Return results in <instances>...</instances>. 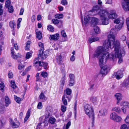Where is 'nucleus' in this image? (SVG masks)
I'll return each mask as SVG.
<instances>
[{"mask_svg":"<svg viewBox=\"0 0 129 129\" xmlns=\"http://www.w3.org/2000/svg\"><path fill=\"white\" fill-rule=\"evenodd\" d=\"M116 34L115 29H111L108 36V41H105L103 46L98 47L93 54L92 58H98L99 64H104L107 60H112L115 57L119 58V64L122 62V56L125 55V51L121 48L120 42L115 39Z\"/></svg>","mask_w":129,"mask_h":129,"instance_id":"1","label":"nucleus"},{"mask_svg":"<svg viewBox=\"0 0 129 129\" xmlns=\"http://www.w3.org/2000/svg\"><path fill=\"white\" fill-rule=\"evenodd\" d=\"M94 13H96V14H98L100 16V20H101L102 24L108 23V21L106 17L108 14L107 10L106 9L101 10L100 9L99 6L96 5L93 7L92 11H90L85 14L83 21L81 18L82 24L85 25L88 23L90 19L89 15H94Z\"/></svg>","mask_w":129,"mask_h":129,"instance_id":"2","label":"nucleus"},{"mask_svg":"<svg viewBox=\"0 0 129 129\" xmlns=\"http://www.w3.org/2000/svg\"><path fill=\"white\" fill-rule=\"evenodd\" d=\"M85 113L87 114L92 120V126L93 127L94 124V114L92 107L90 105L86 104L84 107Z\"/></svg>","mask_w":129,"mask_h":129,"instance_id":"3","label":"nucleus"},{"mask_svg":"<svg viewBox=\"0 0 129 129\" xmlns=\"http://www.w3.org/2000/svg\"><path fill=\"white\" fill-rule=\"evenodd\" d=\"M72 92V90L69 88H67L65 90H64V94L62 96V102L64 105H67L68 104L66 98H67L68 102L70 101L72 98L71 95Z\"/></svg>","mask_w":129,"mask_h":129,"instance_id":"4","label":"nucleus"},{"mask_svg":"<svg viewBox=\"0 0 129 129\" xmlns=\"http://www.w3.org/2000/svg\"><path fill=\"white\" fill-rule=\"evenodd\" d=\"M100 67L101 69L100 73L103 76H106L112 67L111 65H101Z\"/></svg>","mask_w":129,"mask_h":129,"instance_id":"5","label":"nucleus"},{"mask_svg":"<svg viewBox=\"0 0 129 129\" xmlns=\"http://www.w3.org/2000/svg\"><path fill=\"white\" fill-rule=\"evenodd\" d=\"M38 45L39 47L41 48L39 51L38 56L40 57L42 59H44L47 56V55L46 54L47 51H46L43 52L44 45L43 43L41 42H39Z\"/></svg>","mask_w":129,"mask_h":129,"instance_id":"6","label":"nucleus"},{"mask_svg":"<svg viewBox=\"0 0 129 129\" xmlns=\"http://www.w3.org/2000/svg\"><path fill=\"white\" fill-rule=\"evenodd\" d=\"M108 14L106 16V18L108 21V23L107 24H103V25H106L108 24L109 23V21L108 18H107L108 17V18L112 19H113L116 18L117 17V15L115 11V10H111L109 12L107 11Z\"/></svg>","mask_w":129,"mask_h":129,"instance_id":"7","label":"nucleus"},{"mask_svg":"<svg viewBox=\"0 0 129 129\" xmlns=\"http://www.w3.org/2000/svg\"><path fill=\"white\" fill-rule=\"evenodd\" d=\"M123 71V69L119 70L117 72H114L113 75L117 79H119L123 76V74L122 72Z\"/></svg>","mask_w":129,"mask_h":129,"instance_id":"8","label":"nucleus"},{"mask_svg":"<svg viewBox=\"0 0 129 129\" xmlns=\"http://www.w3.org/2000/svg\"><path fill=\"white\" fill-rule=\"evenodd\" d=\"M69 81L68 85L70 86H72L75 84V77L74 75L72 74H70L69 75Z\"/></svg>","mask_w":129,"mask_h":129,"instance_id":"9","label":"nucleus"},{"mask_svg":"<svg viewBox=\"0 0 129 129\" xmlns=\"http://www.w3.org/2000/svg\"><path fill=\"white\" fill-rule=\"evenodd\" d=\"M63 77L61 78L60 81V88L62 90L63 86L64 84L66 81V74L65 72L63 74Z\"/></svg>","mask_w":129,"mask_h":129,"instance_id":"10","label":"nucleus"},{"mask_svg":"<svg viewBox=\"0 0 129 129\" xmlns=\"http://www.w3.org/2000/svg\"><path fill=\"white\" fill-rule=\"evenodd\" d=\"M107 110L106 109H103L99 111L98 115L99 118L101 117V116H104L107 114Z\"/></svg>","mask_w":129,"mask_h":129,"instance_id":"11","label":"nucleus"},{"mask_svg":"<svg viewBox=\"0 0 129 129\" xmlns=\"http://www.w3.org/2000/svg\"><path fill=\"white\" fill-rule=\"evenodd\" d=\"M59 38V34L56 33L53 35H50L49 38L50 40H51L56 41Z\"/></svg>","mask_w":129,"mask_h":129,"instance_id":"12","label":"nucleus"},{"mask_svg":"<svg viewBox=\"0 0 129 129\" xmlns=\"http://www.w3.org/2000/svg\"><path fill=\"white\" fill-rule=\"evenodd\" d=\"M99 19L97 18L94 17H92L91 21V26H94L98 24Z\"/></svg>","mask_w":129,"mask_h":129,"instance_id":"13","label":"nucleus"},{"mask_svg":"<svg viewBox=\"0 0 129 129\" xmlns=\"http://www.w3.org/2000/svg\"><path fill=\"white\" fill-rule=\"evenodd\" d=\"M100 38L99 37H94L93 36H92L89 38L88 41L90 43H91L92 42L99 41Z\"/></svg>","mask_w":129,"mask_h":129,"instance_id":"14","label":"nucleus"},{"mask_svg":"<svg viewBox=\"0 0 129 129\" xmlns=\"http://www.w3.org/2000/svg\"><path fill=\"white\" fill-rule=\"evenodd\" d=\"M10 123L13 128L17 127L20 125L18 121L14 122L12 120L10 121Z\"/></svg>","mask_w":129,"mask_h":129,"instance_id":"15","label":"nucleus"},{"mask_svg":"<svg viewBox=\"0 0 129 129\" xmlns=\"http://www.w3.org/2000/svg\"><path fill=\"white\" fill-rule=\"evenodd\" d=\"M47 118L48 119V122L51 124H54L56 121V119L53 117H50Z\"/></svg>","mask_w":129,"mask_h":129,"instance_id":"16","label":"nucleus"},{"mask_svg":"<svg viewBox=\"0 0 129 129\" xmlns=\"http://www.w3.org/2000/svg\"><path fill=\"white\" fill-rule=\"evenodd\" d=\"M40 99L42 101L44 102L47 99V98L45 96L43 92H41L39 95Z\"/></svg>","mask_w":129,"mask_h":129,"instance_id":"17","label":"nucleus"},{"mask_svg":"<svg viewBox=\"0 0 129 129\" xmlns=\"http://www.w3.org/2000/svg\"><path fill=\"white\" fill-rule=\"evenodd\" d=\"M39 57L36 58L34 61V63L35 64H48V63H45L43 62H42L41 61H39Z\"/></svg>","mask_w":129,"mask_h":129,"instance_id":"18","label":"nucleus"},{"mask_svg":"<svg viewBox=\"0 0 129 129\" xmlns=\"http://www.w3.org/2000/svg\"><path fill=\"white\" fill-rule=\"evenodd\" d=\"M52 23L55 25H57L58 24L60 25H58V26L59 28L61 27L62 26V23L61 22H59V20L56 19H53L52 20Z\"/></svg>","mask_w":129,"mask_h":129,"instance_id":"19","label":"nucleus"},{"mask_svg":"<svg viewBox=\"0 0 129 129\" xmlns=\"http://www.w3.org/2000/svg\"><path fill=\"white\" fill-rule=\"evenodd\" d=\"M120 105L123 107L129 109V103L127 102L122 101Z\"/></svg>","mask_w":129,"mask_h":129,"instance_id":"20","label":"nucleus"},{"mask_svg":"<svg viewBox=\"0 0 129 129\" xmlns=\"http://www.w3.org/2000/svg\"><path fill=\"white\" fill-rule=\"evenodd\" d=\"M114 96L118 101H121L122 99V96L120 93H117L115 94Z\"/></svg>","mask_w":129,"mask_h":129,"instance_id":"21","label":"nucleus"},{"mask_svg":"<svg viewBox=\"0 0 129 129\" xmlns=\"http://www.w3.org/2000/svg\"><path fill=\"white\" fill-rule=\"evenodd\" d=\"M112 110L113 111H115L117 113H120L121 112L120 108L118 107H113Z\"/></svg>","mask_w":129,"mask_h":129,"instance_id":"22","label":"nucleus"},{"mask_svg":"<svg viewBox=\"0 0 129 129\" xmlns=\"http://www.w3.org/2000/svg\"><path fill=\"white\" fill-rule=\"evenodd\" d=\"M123 21H121L120 24H117L115 26V28L117 29V30H120L122 28L123 26Z\"/></svg>","mask_w":129,"mask_h":129,"instance_id":"23","label":"nucleus"},{"mask_svg":"<svg viewBox=\"0 0 129 129\" xmlns=\"http://www.w3.org/2000/svg\"><path fill=\"white\" fill-rule=\"evenodd\" d=\"M5 102L6 104V106L7 107L11 103V102L8 97L6 96L5 98Z\"/></svg>","mask_w":129,"mask_h":129,"instance_id":"24","label":"nucleus"},{"mask_svg":"<svg viewBox=\"0 0 129 129\" xmlns=\"http://www.w3.org/2000/svg\"><path fill=\"white\" fill-rule=\"evenodd\" d=\"M30 110L29 109L28 110L25 117L24 119V122H25L29 118L30 115Z\"/></svg>","mask_w":129,"mask_h":129,"instance_id":"25","label":"nucleus"},{"mask_svg":"<svg viewBox=\"0 0 129 129\" xmlns=\"http://www.w3.org/2000/svg\"><path fill=\"white\" fill-rule=\"evenodd\" d=\"M9 25L12 28H14L15 27L16 23L14 21H11L9 23Z\"/></svg>","mask_w":129,"mask_h":129,"instance_id":"26","label":"nucleus"},{"mask_svg":"<svg viewBox=\"0 0 129 129\" xmlns=\"http://www.w3.org/2000/svg\"><path fill=\"white\" fill-rule=\"evenodd\" d=\"M129 85V79L128 78L127 79L125 80L123 83V86L125 87Z\"/></svg>","mask_w":129,"mask_h":129,"instance_id":"27","label":"nucleus"},{"mask_svg":"<svg viewBox=\"0 0 129 129\" xmlns=\"http://www.w3.org/2000/svg\"><path fill=\"white\" fill-rule=\"evenodd\" d=\"M93 27V29L95 33L96 34H99L100 33L99 28L97 26L95 25Z\"/></svg>","mask_w":129,"mask_h":129,"instance_id":"28","label":"nucleus"},{"mask_svg":"<svg viewBox=\"0 0 129 129\" xmlns=\"http://www.w3.org/2000/svg\"><path fill=\"white\" fill-rule=\"evenodd\" d=\"M90 100L93 103H95L98 102L97 98L95 96H94L91 97Z\"/></svg>","mask_w":129,"mask_h":129,"instance_id":"29","label":"nucleus"},{"mask_svg":"<svg viewBox=\"0 0 129 129\" xmlns=\"http://www.w3.org/2000/svg\"><path fill=\"white\" fill-rule=\"evenodd\" d=\"M117 115L115 112H113L110 115V118L114 120Z\"/></svg>","mask_w":129,"mask_h":129,"instance_id":"30","label":"nucleus"},{"mask_svg":"<svg viewBox=\"0 0 129 129\" xmlns=\"http://www.w3.org/2000/svg\"><path fill=\"white\" fill-rule=\"evenodd\" d=\"M5 85L4 83L1 82L0 83V89L2 92H4L5 91L4 88Z\"/></svg>","mask_w":129,"mask_h":129,"instance_id":"31","label":"nucleus"},{"mask_svg":"<svg viewBox=\"0 0 129 129\" xmlns=\"http://www.w3.org/2000/svg\"><path fill=\"white\" fill-rule=\"evenodd\" d=\"M71 122L69 121L66 125H64L63 126V129H68L71 125Z\"/></svg>","mask_w":129,"mask_h":129,"instance_id":"32","label":"nucleus"},{"mask_svg":"<svg viewBox=\"0 0 129 129\" xmlns=\"http://www.w3.org/2000/svg\"><path fill=\"white\" fill-rule=\"evenodd\" d=\"M123 21L124 20L122 18H117L114 20V23L118 24L119 23L120 24L121 21Z\"/></svg>","mask_w":129,"mask_h":129,"instance_id":"33","label":"nucleus"},{"mask_svg":"<svg viewBox=\"0 0 129 129\" xmlns=\"http://www.w3.org/2000/svg\"><path fill=\"white\" fill-rule=\"evenodd\" d=\"M42 117H41L39 118V120L40 121H43V122L44 123V126H47L48 125V121L47 122V120H48L47 118V117H46L45 119V121H42Z\"/></svg>","mask_w":129,"mask_h":129,"instance_id":"34","label":"nucleus"},{"mask_svg":"<svg viewBox=\"0 0 129 129\" xmlns=\"http://www.w3.org/2000/svg\"><path fill=\"white\" fill-rule=\"evenodd\" d=\"M121 120V117L117 115L114 121L117 122H120Z\"/></svg>","mask_w":129,"mask_h":129,"instance_id":"35","label":"nucleus"},{"mask_svg":"<svg viewBox=\"0 0 129 129\" xmlns=\"http://www.w3.org/2000/svg\"><path fill=\"white\" fill-rule=\"evenodd\" d=\"M36 35L37 38L39 39L40 40L42 37V34L41 32L40 31H39L38 32H37L36 30Z\"/></svg>","mask_w":129,"mask_h":129,"instance_id":"36","label":"nucleus"},{"mask_svg":"<svg viewBox=\"0 0 129 129\" xmlns=\"http://www.w3.org/2000/svg\"><path fill=\"white\" fill-rule=\"evenodd\" d=\"M46 114L47 116L49 117L52 113V110H47L46 111Z\"/></svg>","mask_w":129,"mask_h":129,"instance_id":"37","label":"nucleus"},{"mask_svg":"<svg viewBox=\"0 0 129 129\" xmlns=\"http://www.w3.org/2000/svg\"><path fill=\"white\" fill-rule=\"evenodd\" d=\"M47 29L49 31L51 32H53L54 30V27L50 25L47 26Z\"/></svg>","mask_w":129,"mask_h":129,"instance_id":"38","label":"nucleus"},{"mask_svg":"<svg viewBox=\"0 0 129 129\" xmlns=\"http://www.w3.org/2000/svg\"><path fill=\"white\" fill-rule=\"evenodd\" d=\"M31 42L30 41L27 42L26 43L25 50H28L29 49Z\"/></svg>","mask_w":129,"mask_h":129,"instance_id":"39","label":"nucleus"},{"mask_svg":"<svg viewBox=\"0 0 129 129\" xmlns=\"http://www.w3.org/2000/svg\"><path fill=\"white\" fill-rule=\"evenodd\" d=\"M14 97L16 102L17 103H19L21 100V99L15 95H14Z\"/></svg>","mask_w":129,"mask_h":129,"instance_id":"40","label":"nucleus"},{"mask_svg":"<svg viewBox=\"0 0 129 129\" xmlns=\"http://www.w3.org/2000/svg\"><path fill=\"white\" fill-rule=\"evenodd\" d=\"M11 56L13 58H16L17 56H14V49L13 48H11Z\"/></svg>","mask_w":129,"mask_h":129,"instance_id":"41","label":"nucleus"},{"mask_svg":"<svg viewBox=\"0 0 129 129\" xmlns=\"http://www.w3.org/2000/svg\"><path fill=\"white\" fill-rule=\"evenodd\" d=\"M120 129H129V128L126 124H124L121 125Z\"/></svg>","mask_w":129,"mask_h":129,"instance_id":"42","label":"nucleus"},{"mask_svg":"<svg viewBox=\"0 0 129 129\" xmlns=\"http://www.w3.org/2000/svg\"><path fill=\"white\" fill-rule=\"evenodd\" d=\"M63 15L62 14H58L55 15V17L56 18L61 19L63 17Z\"/></svg>","mask_w":129,"mask_h":129,"instance_id":"43","label":"nucleus"},{"mask_svg":"<svg viewBox=\"0 0 129 129\" xmlns=\"http://www.w3.org/2000/svg\"><path fill=\"white\" fill-rule=\"evenodd\" d=\"M11 86L13 88H16V86L14 81H12L11 83Z\"/></svg>","mask_w":129,"mask_h":129,"instance_id":"44","label":"nucleus"},{"mask_svg":"<svg viewBox=\"0 0 129 129\" xmlns=\"http://www.w3.org/2000/svg\"><path fill=\"white\" fill-rule=\"evenodd\" d=\"M48 74L46 72H43L41 73V75L42 77L45 78L48 76Z\"/></svg>","mask_w":129,"mask_h":129,"instance_id":"45","label":"nucleus"},{"mask_svg":"<svg viewBox=\"0 0 129 129\" xmlns=\"http://www.w3.org/2000/svg\"><path fill=\"white\" fill-rule=\"evenodd\" d=\"M61 105V109L63 112H65L66 110L67 107L66 106V105Z\"/></svg>","mask_w":129,"mask_h":129,"instance_id":"46","label":"nucleus"},{"mask_svg":"<svg viewBox=\"0 0 129 129\" xmlns=\"http://www.w3.org/2000/svg\"><path fill=\"white\" fill-rule=\"evenodd\" d=\"M61 34L62 36L64 38L67 37V35L66 34L65 31L63 30H62L61 31Z\"/></svg>","mask_w":129,"mask_h":129,"instance_id":"47","label":"nucleus"},{"mask_svg":"<svg viewBox=\"0 0 129 129\" xmlns=\"http://www.w3.org/2000/svg\"><path fill=\"white\" fill-rule=\"evenodd\" d=\"M11 4V2L9 0L6 1L5 3V6L7 8L9 7Z\"/></svg>","mask_w":129,"mask_h":129,"instance_id":"48","label":"nucleus"},{"mask_svg":"<svg viewBox=\"0 0 129 129\" xmlns=\"http://www.w3.org/2000/svg\"><path fill=\"white\" fill-rule=\"evenodd\" d=\"M124 121L126 123L129 124V114L127 115Z\"/></svg>","mask_w":129,"mask_h":129,"instance_id":"49","label":"nucleus"},{"mask_svg":"<svg viewBox=\"0 0 129 129\" xmlns=\"http://www.w3.org/2000/svg\"><path fill=\"white\" fill-rule=\"evenodd\" d=\"M39 67H43L44 69L47 70L49 68V66L48 65H39Z\"/></svg>","mask_w":129,"mask_h":129,"instance_id":"50","label":"nucleus"},{"mask_svg":"<svg viewBox=\"0 0 129 129\" xmlns=\"http://www.w3.org/2000/svg\"><path fill=\"white\" fill-rule=\"evenodd\" d=\"M61 3L63 5H67L68 4V2L66 0H62L61 2Z\"/></svg>","mask_w":129,"mask_h":129,"instance_id":"51","label":"nucleus"},{"mask_svg":"<svg viewBox=\"0 0 129 129\" xmlns=\"http://www.w3.org/2000/svg\"><path fill=\"white\" fill-rule=\"evenodd\" d=\"M42 105L41 102H39L38 103V106L37 108L38 109H41L42 108Z\"/></svg>","mask_w":129,"mask_h":129,"instance_id":"52","label":"nucleus"},{"mask_svg":"<svg viewBox=\"0 0 129 129\" xmlns=\"http://www.w3.org/2000/svg\"><path fill=\"white\" fill-rule=\"evenodd\" d=\"M127 108H124V107H122L121 108V110L123 112L124 114H126V112L127 111Z\"/></svg>","mask_w":129,"mask_h":129,"instance_id":"53","label":"nucleus"},{"mask_svg":"<svg viewBox=\"0 0 129 129\" xmlns=\"http://www.w3.org/2000/svg\"><path fill=\"white\" fill-rule=\"evenodd\" d=\"M8 7V11L10 13H12L13 12V7L12 6H10Z\"/></svg>","mask_w":129,"mask_h":129,"instance_id":"54","label":"nucleus"},{"mask_svg":"<svg viewBox=\"0 0 129 129\" xmlns=\"http://www.w3.org/2000/svg\"><path fill=\"white\" fill-rule=\"evenodd\" d=\"M126 22L127 26L128 29L129 31V18H128L126 19Z\"/></svg>","mask_w":129,"mask_h":129,"instance_id":"55","label":"nucleus"},{"mask_svg":"<svg viewBox=\"0 0 129 129\" xmlns=\"http://www.w3.org/2000/svg\"><path fill=\"white\" fill-rule=\"evenodd\" d=\"M8 76L9 78H13V74L12 72H9L8 74Z\"/></svg>","mask_w":129,"mask_h":129,"instance_id":"56","label":"nucleus"},{"mask_svg":"<svg viewBox=\"0 0 129 129\" xmlns=\"http://www.w3.org/2000/svg\"><path fill=\"white\" fill-rule=\"evenodd\" d=\"M31 56V54L29 52L27 53L26 55V58L27 59L29 58Z\"/></svg>","mask_w":129,"mask_h":129,"instance_id":"57","label":"nucleus"},{"mask_svg":"<svg viewBox=\"0 0 129 129\" xmlns=\"http://www.w3.org/2000/svg\"><path fill=\"white\" fill-rule=\"evenodd\" d=\"M94 86V84H93L90 85V87L89 88L88 90L90 91H92L93 89V87Z\"/></svg>","mask_w":129,"mask_h":129,"instance_id":"58","label":"nucleus"},{"mask_svg":"<svg viewBox=\"0 0 129 129\" xmlns=\"http://www.w3.org/2000/svg\"><path fill=\"white\" fill-rule=\"evenodd\" d=\"M24 9L23 8H21L20 11L19 13V15H22L23 14V13L24 12Z\"/></svg>","mask_w":129,"mask_h":129,"instance_id":"59","label":"nucleus"},{"mask_svg":"<svg viewBox=\"0 0 129 129\" xmlns=\"http://www.w3.org/2000/svg\"><path fill=\"white\" fill-rule=\"evenodd\" d=\"M42 123V122H41L39 123L37 126V128L36 129H40L41 126V124Z\"/></svg>","mask_w":129,"mask_h":129,"instance_id":"60","label":"nucleus"},{"mask_svg":"<svg viewBox=\"0 0 129 129\" xmlns=\"http://www.w3.org/2000/svg\"><path fill=\"white\" fill-rule=\"evenodd\" d=\"M18 69L19 70H21L23 69L24 67V65H19Z\"/></svg>","mask_w":129,"mask_h":129,"instance_id":"61","label":"nucleus"},{"mask_svg":"<svg viewBox=\"0 0 129 129\" xmlns=\"http://www.w3.org/2000/svg\"><path fill=\"white\" fill-rule=\"evenodd\" d=\"M75 59V57L73 55H72L70 58V60L71 61H73Z\"/></svg>","mask_w":129,"mask_h":129,"instance_id":"62","label":"nucleus"},{"mask_svg":"<svg viewBox=\"0 0 129 129\" xmlns=\"http://www.w3.org/2000/svg\"><path fill=\"white\" fill-rule=\"evenodd\" d=\"M98 3L99 5V7L101 6L102 5V2L101 0H98Z\"/></svg>","mask_w":129,"mask_h":129,"instance_id":"63","label":"nucleus"},{"mask_svg":"<svg viewBox=\"0 0 129 129\" xmlns=\"http://www.w3.org/2000/svg\"><path fill=\"white\" fill-rule=\"evenodd\" d=\"M21 56H22L21 54H20L18 53V54H17L16 55H14V56H17L16 57H17L16 58H14V59H16L18 58L21 57Z\"/></svg>","mask_w":129,"mask_h":129,"instance_id":"64","label":"nucleus"}]
</instances>
